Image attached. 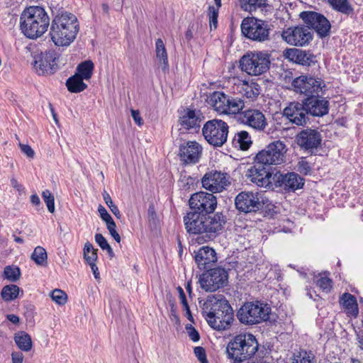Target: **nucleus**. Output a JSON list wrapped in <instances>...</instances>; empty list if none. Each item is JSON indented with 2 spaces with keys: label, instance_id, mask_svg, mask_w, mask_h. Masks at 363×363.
Wrapping results in <instances>:
<instances>
[{
  "label": "nucleus",
  "instance_id": "obj_61",
  "mask_svg": "<svg viewBox=\"0 0 363 363\" xmlns=\"http://www.w3.org/2000/svg\"><path fill=\"white\" fill-rule=\"evenodd\" d=\"M6 318L13 324H18L20 321L18 316L14 314L7 315Z\"/></svg>",
  "mask_w": 363,
  "mask_h": 363
},
{
  "label": "nucleus",
  "instance_id": "obj_4",
  "mask_svg": "<svg viewBox=\"0 0 363 363\" xmlns=\"http://www.w3.org/2000/svg\"><path fill=\"white\" fill-rule=\"evenodd\" d=\"M50 25V18L40 6L27 7L20 17V28L27 38L36 39L43 35Z\"/></svg>",
  "mask_w": 363,
  "mask_h": 363
},
{
  "label": "nucleus",
  "instance_id": "obj_34",
  "mask_svg": "<svg viewBox=\"0 0 363 363\" xmlns=\"http://www.w3.org/2000/svg\"><path fill=\"white\" fill-rule=\"evenodd\" d=\"M330 5L336 11L345 14L351 15L354 9L347 0H328Z\"/></svg>",
  "mask_w": 363,
  "mask_h": 363
},
{
  "label": "nucleus",
  "instance_id": "obj_18",
  "mask_svg": "<svg viewBox=\"0 0 363 363\" xmlns=\"http://www.w3.org/2000/svg\"><path fill=\"white\" fill-rule=\"evenodd\" d=\"M230 177L227 173L211 171L204 174L201 179L202 186L213 193L221 192L230 185Z\"/></svg>",
  "mask_w": 363,
  "mask_h": 363
},
{
  "label": "nucleus",
  "instance_id": "obj_37",
  "mask_svg": "<svg viewBox=\"0 0 363 363\" xmlns=\"http://www.w3.org/2000/svg\"><path fill=\"white\" fill-rule=\"evenodd\" d=\"M340 303L350 313L357 312V303L355 297L349 294L345 293L340 298Z\"/></svg>",
  "mask_w": 363,
  "mask_h": 363
},
{
  "label": "nucleus",
  "instance_id": "obj_40",
  "mask_svg": "<svg viewBox=\"0 0 363 363\" xmlns=\"http://www.w3.org/2000/svg\"><path fill=\"white\" fill-rule=\"evenodd\" d=\"M4 277L11 282H16L21 277L20 269L15 266H6L4 270Z\"/></svg>",
  "mask_w": 363,
  "mask_h": 363
},
{
  "label": "nucleus",
  "instance_id": "obj_27",
  "mask_svg": "<svg viewBox=\"0 0 363 363\" xmlns=\"http://www.w3.org/2000/svg\"><path fill=\"white\" fill-rule=\"evenodd\" d=\"M203 117L200 112L186 108L184 110L182 115L179 118V123L185 130H197Z\"/></svg>",
  "mask_w": 363,
  "mask_h": 363
},
{
  "label": "nucleus",
  "instance_id": "obj_58",
  "mask_svg": "<svg viewBox=\"0 0 363 363\" xmlns=\"http://www.w3.org/2000/svg\"><path fill=\"white\" fill-rule=\"evenodd\" d=\"M91 269V271L94 274V278L96 279H99L100 278V274H99V269L96 264V262H94V263H90V264H88Z\"/></svg>",
  "mask_w": 363,
  "mask_h": 363
},
{
  "label": "nucleus",
  "instance_id": "obj_23",
  "mask_svg": "<svg viewBox=\"0 0 363 363\" xmlns=\"http://www.w3.org/2000/svg\"><path fill=\"white\" fill-rule=\"evenodd\" d=\"M273 181L277 186L282 187L289 191L301 189L304 184V179L295 172H289L285 174L277 172L274 174Z\"/></svg>",
  "mask_w": 363,
  "mask_h": 363
},
{
  "label": "nucleus",
  "instance_id": "obj_60",
  "mask_svg": "<svg viewBox=\"0 0 363 363\" xmlns=\"http://www.w3.org/2000/svg\"><path fill=\"white\" fill-rule=\"evenodd\" d=\"M177 291L179 292V298L181 301V303L186 302L187 300H186V295H185V293H184L183 289L181 286H178Z\"/></svg>",
  "mask_w": 363,
  "mask_h": 363
},
{
  "label": "nucleus",
  "instance_id": "obj_7",
  "mask_svg": "<svg viewBox=\"0 0 363 363\" xmlns=\"http://www.w3.org/2000/svg\"><path fill=\"white\" fill-rule=\"evenodd\" d=\"M271 55L266 51L247 52L240 60L242 71L249 75L259 76L269 69Z\"/></svg>",
  "mask_w": 363,
  "mask_h": 363
},
{
  "label": "nucleus",
  "instance_id": "obj_59",
  "mask_svg": "<svg viewBox=\"0 0 363 363\" xmlns=\"http://www.w3.org/2000/svg\"><path fill=\"white\" fill-rule=\"evenodd\" d=\"M245 4H247L250 6H261L262 5L263 0H242Z\"/></svg>",
  "mask_w": 363,
  "mask_h": 363
},
{
  "label": "nucleus",
  "instance_id": "obj_28",
  "mask_svg": "<svg viewBox=\"0 0 363 363\" xmlns=\"http://www.w3.org/2000/svg\"><path fill=\"white\" fill-rule=\"evenodd\" d=\"M287 57L301 65L310 66L312 63H315V56L310 52L292 48L287 50Z\"/></svg>",
  "mask_w": 363,
  "mask_h": 363
},
{
  "label": "nucleus",
  "instance_id": "obj_12",
  "mask_svg": "<svg viewBox=\"0 0 363 363\" xmlns=\"http://www.w3.org/2000/svg\"><path fill=\"white\" fill-rule=\"evenodd\" d=\"M269 25L255 18H245L241 23L242 33L247 38L257 42L269 40Z\"/></svg>",
  "mask_w": 363,
  "mask_h": 363
},
{
  "label": "nucleus",
  "instance_id": "obj_24",
  "mask_svg": "<svg viewBox=\"0 0 363 363\" xmlns=\"http://www.w3.org/2000/svg\"><path fill=\"white\" fill-rule=\"evenodd\" d=\"M202 152L201 146L196 141H188L179 146L178 155L185 164H196L199 162Z\"/></svg>",
  "mask_w": 363,
  "mask_h": 363
},
{
  "label": "nucleus",
  "instance_id": "obj_33",
  "mask_svg": "<svg viewBox=\"0 0 363 363\" xmlns=\"http://www.w3.org/2000/svg\"><path fill=\"white\" fill-rule=\"evenodd\" d=\"M94 67L92 61L86 60L77 65L75 74L84 79L89 80L92 76Z\"/></svg>",
  "mask_w": 363,
  "mask_h": 363
},
{
  "label": "nucleus",
  "instance_id": "obj_64",
  "mask_svg": "<svg viewBox=\"0 0 363 363\" xmlns=\"http://www.w3.org/2000/svg\"><path fill=\"white\" fill-rule=\"evenodd\" d=\"M30 202L34 206H38L40 203V198L38 197V196L37 194H33L30 196Z\"/></svg>",
  "mask_w": 363,
  "mask_h": 363
},
{
  "label": "nucleus",
  "instance_id": "obj_52",
  "mask_svg": "<svg viewBox=\"0 0 363 363\" xmlns=\"http://www.w3.org/2000/svg\"><path fill=\"white\" fill-rule=\"evenodd\" d=\"M186 328L188 330L189 336L191 340L194 342H197L200 338L198 331L191 325H186Z\"/></svg>",
  "mask_w": 363,
  "mask_h": 363
},
{
  "label": "nucleus",
  "instance_id": "obj_20",
  "mask_svg": "<svg viewBox=\"0 0 363 363\" xmlns=\"http://www.w3.org/2000/svg\"><path fill=\"white\" fill-rule=\"evenodd\" d=\"M57 55L54 50L41 52L35 57L33 67L38 74H52L58 69Z\"/></svg>",
  "mask_w": 363,
  "mask_h": 363
},
{
  "label": "nucleus",
  "instance_id": "obj_62",
  "mask_svg": "<svg viewBox=\"0 0 363 363\" xmlns=\"http://www.w3.org/2000/svg\"><path fill=\"white\" fill-rule=\"evenodd\" d=\"M109 208H110L111 211L113 213V215L117 218H121V212H120L119 209L118 208L117 206H116L114 204L113 206H111Z\"/></svg>",
  "mask_w": 363,
  "mask_h": 363
},
{
  "label": "nucleus",
  "instance_id": "obj_50",
  "mask_svg": "<svg viewBox=\"0 0 363 363\" xmlns=\"http://www.w3.org/2000/svg\"><path fill=\"white\" fill-rule=\"evenodd\" d=\"M106 227H107V229L109 231L111 235L113 238V239L117 242L119 243L121 242V237L116 230V223L114 222V220L109 223L108 224H107Z\"/></svg>",
  "mask_w": 363,
  "mask_h": 363
},
{
  "label": "nucleus",
  "instance_id": "obj_63",
  "mask_svg": "<svg viewBox=\"0 0 363 363\" xmlns=\"http://www.w3.org/2000/svg\"><path fill=\"white\" fill-rule=\"evenodd\" d=\"M11 185L18 191H21L22 189V185L19 184L15 178H12L11 179Z\"/></svg>",
  "mask_w": 363,
  "mask_h": 363
},
{
  "label": "nucleus",
  "instance_id": "obj_13",
  "mask_svg": "<svg viewBox=\"0 0 363 363\" xmlns=\"http://www.w3.org/2000/svg\"><path fill=\"white\" fill-rule=\"evenodd\" d=\"M206 271L199 279L201 287L206 291H215L227 285L228 273L224 268H210Z\"/></svg>",
  "mask_w": 363,
  "mask_h": 363
},
{
  "label": "nucleus",
  "instance_id": "obj_49",
  "mask_svg": "<svg viewBox=\"0 0 363 363\" xmlns=\"http://www.w3.org/2000/svg\"><path fill=\"white\" fill-rule=\"evenodd\" d=\"M98 211L100 214L101 219L106 222V225L113 221V219L112 218L111 215L108 213L106 209L102 205L99 206Z\"/></svg>",
  "mask_w": 363,
  "mask_h": 363
},
{
  "label": "nucleus",
  "instance_id": "obj_30",
  "mask_svg": "<svg viewBox=\"0 0 363 363\" xmlns=\"http://www.w3.org/2000/svg\"><path fill=\"white\" fill-rule=\"evenodd\" d=\"M84 79L74 74L67 79L66 86L72 93H79L87 88V85L83 82Z\"/></svg>",
  "mask_w": 363,
  "mask_h": 363
},
{
  "label": "nucleus",
  "instance_id": "obj_29",
  "mask_svg": "<svg viewBox=\"0 0 363 363\" xmlns=\"http://www.w3.org/2000/svg\"><path fill=\"white\" fill-rule=\"evenodd\" d=\"M239 91L246 98L255 100L260 94L261 86L253 80L250 82L243 81L240 84V89Z\"/></svg>",
  "mask_w": 363,
  "mask_h": 363
},
{
  "label": "nucleus",
  "instance_id": "obj_3",
  "mask_svg": "<svg viewBox=\"0 0 363 363\" xmlns=\"http://www.w3.org/2000/svg\"><path fill=\"white\" fill-rule=\"evenodd\" d=\"M79 24L75 15L62 11L53 18L50 35L57 46H67L72 43L79 32Z\"/></svg>",
  "mask_w": 363,
  "mask_h": 363
},
{
  "label": "nucleus",
  "instance_id": "obj_9",
  "mask_svg": "<svg viewBox=\"0 0 363 363\" xmlns=\"http://www.w3.org/2000/svg\"><path fill=\"white\" fill-rule=\"evenodd\" d=\"M286 151L287 148L284 142L275 140L259 151L255 157V161H258V163L271 169L273 165H279L284 162Z\"/></svg>",
  "mask_w": 363,
  "mask_h": 363
},
{
  "label": "nucleus",
  "instance_id": "obj_1",
  "mask_svg": "<svg viewBox=\"0 0 363 363\" xmlns=\"http://www.w3.org/2000/svg\"><path fill=\"white\" fill-rule=\"evenodd\" d=\"M191 211L184 217L186 232L203 235L209 240L220 235L227 222L222 212L214 213L217 198L213 194L199 191L192 194L189 200Z\"/></svg>",
  "mask_w": 363,
  "mask_h": 363
},
{
  "label": "nucleus",
  "instance_id": "obj_41",
  "mask_svg": "<svg viewBox=\"0 0 363 363\" xmlns=\"http://www.w3.org/2000/svg\"><path fill=\"white\" fill-rule=\"evenodd\" d=\"M315 356L311 351L302 350L296 357L293 363H315Z\"/></svg>",
  "mask_w": 363,
  "mask_h": 363
},
{
  "label": "nucleus",
  "instance_id": "obj_46",
  "mask_svg": "<svg viewBox=\"0 0 363 363\" xmlns=\"http://www.w3.org/2000/svg\"><path fill=\"white\" fill-rule=\"evenodd\" d=\"M332 280L328 277H320L317 281V285L325 292L328 293L332 289Z\"/></svg>",
  "mask_w": 363,
  "mask_h": 363
},
{
  "label": "nucleus",
  "instance_id": "obj_6",
  "mask_svg": "<svg viewBox=\"0 0 363 363\" xmlns=\"http://www.w3.org/2000/svg\"><path fill=\"white\" fill-rule=\"evenodd\" d=\"M271 313L270 306L259 301L245 303L238 311L237 318L245 325H253L267 321Z\"/></svg>",
  "mask_w": 363,
  "mask_h": 363
},
{
  "label": "nucleus",
  "instance_id": "obj_47",
  "mask_svg": "<svg viewBox=\"0 0 363 363\" xmlns=\"http://www.w3.org/2000/svg\"><path fill=\"white\" fill-rule=\"evenodd\" d=\"M297 170L300 173L307 175L311 173V167L305 158H301V160L298 162Z\"/></svg>",
  "mask_w": 363,
  "mask_h": 363
},
{
  "label": "nucleus",
  "instance_id": "obj_32",
  "mask_svg": "<svg viewBox=\"0 0 363 363\" xmlns=\"http://www.w3.org/2000/svg\"><path fill=\"white\" fill-rule=\"evenodd\" d=\"M21 291L20 288L16 284L4 286L1 291V297L6 302H10L16 299Z\"/></svg>",
  "mask_w": 363,
  "mask_h": 363
},
{
  "label": "nucleus",
  "instance_id": "obj_56",
  "mask_svg": "<svg viewBox=\"0 0 363 363\" xmlns=\"http://www.w3.org/2000/svg\"><path fill=\"white\" fill-rule=\"evenodd\" d=\"M170 318L172 321H174L176 323H179V318L177 314V309L174 304H172L171 306Z\"/></svg>",
  "mask_w": 363,
  "mask_h": 363
},
{
  "label": "nucleus",
  "instance_id": "obj_51",
  "mask_svg": "<svg viewBox=\"0 0 363 363\" xmlns=\"http://www.w3.org/2000/svg\"><path fill=\"white\" fill-rule=\"evenodd\" d=\"M21 150L29 158H33L35 156V152L28 145L19 143Z\"/></svg>",
  "mask_w": 363,
  "mask_h": 363
},
{
  "label": "nucleus",
  "instance_id": "obj_42",
  "mask_svg": "<svg viewBox=\"0 0 363 363\" xmlns=\"http://www.w3.org/2000/svg\"><path fill=\"white\" fill-rule=\"evenodd\" d=\"M50 296L52 300L60 306L65 305L67 300V294L61 289H54Z\"/></svg>",
  "mask_w": 363,
  "mask_h": 363
},
{
  "label": "nucleus",
  "instance_id": "obj_38",
  "mask_svg": "<svg viewBox=\"0 0 363 363\" xmlns=\"http://www.w3.org/2000/svg\"><path fill=\"white\" fill-rule=\"evenodd\" d=\"M98 249H94L92 244L86 242L84 247V259L87 264L96 262L98 259Z\"/></svg>",
  "mask_w": 363,
  "mask_h": 363
},
{
  "label": "nucleus",
  "instance_id": "obj_14",
  "mask_svg": "<svg viewBox=\"0 0 363 363\" xmlns=\"http://www.w3.org/2000/svg\"><path fill=\"white\" fill-rule=\"evenodd\" d=\"M299 16L309 30L313 29L320 38L329 35L331 25L323 14L315 11H306L301 12Z\"/></svg>",
  "mask_w": 363,
  "mask_h": 363
},
{
  "label": "nucleus",
  "instance_id": "obj_2",
  "mask_svg": "<svg viewBox=\"0 0 363 363\" xmlns=\"http://www.w3.org/2000/svg\"><path fill=\"white\" fill-rule=\"evenodd\" d=\"M202 313L208 325L217 330L230 328L233 320V311L225 298L209 296L202 306Z\"/></svg>",
  "mask_w": 363,
  "mask_h": 363
},
{
  "label": "nucleus",
  "instance_id": "obj_16",
  "mask_svg": "<svg viewBox=\"0 0 363 363\" xmlns=\"http://www.w3.org/2000/svg\"><path fill=\"white\" fill-rule=\"evenodd\" d=\"M321 142L322 135L315 129H303L296 136V143L298 147L311 155L320 146Z\"/></svg>",
  "mask_w": 363,
  "mask_h": 363
},
{
  "label": "nucleus",
  "instance_id": "obj_35",
  "mask_svg": "<svg viewBox=\"0 0 363 363\" xmlns=\"http://www.w3.org/2000/svg\"><path fill=\"white\" fill-rule=\"evenodd\" d=\"M156 45V56L159 59L161 64L163 65L162 69L166 70L168 68V59L167 54L164 44L162 39L158 38L155 43Z\"/></svg>",
  "mask_w": 363,
  "mask_h": 363
},
{
  "label": "nucleus",
  "instance_id": "obj_45",
  "mask_svg": "<svg viewBox=\"0 0 363 363\" xmlns=\"http://www.w3.org/2000/svg\"><path fill=\"white\" fill-rule=\"evenodd\" d=\"M42 196L45 203L47 205L48 210L50 213H54L55 211V198L54 196L51 194L49 190L43 191L42 193Z\"/></svg>",
  "mask_w": 363,
  "mask_h": 363
},
{
  "label": "nucleus",
  "instance_id": "obj_10",
  "mask_svg": "<svg viewBox=\"0 0 363 363\" xmlns=\"http://www.w3.org/2000/svg\"><path fill=\"white\" fill-rule=\"evenodd\" d=\"M227 123L220 119H212L205 123L202 128L204 139L214 147H221L227 141Z\"/></svg>",
  "mask_w": 363,
  "mask_h": 363
},
{
  "label": "nucleus",
  "instance_id": "obj_26",
  "mask_svg": "<svg viewBox=\"0 0 363 363\" xmlns=\"http://www.w3.org/2000/svg\"><path fill=\"white\" fill-rule=\"evenodd\" d=\"M195 261L201 270H208L217 261L216 251L208 246L201 247L195 255Z\"/></svg>",
  "mask_w": 363,
  "mask_h": 363
},
{
  "label": "nucleus",
  "instance_id": "obj_57",
  "mask_svg": "<svg viewBox=\"0 0 363 363\" xmlns=\"http://www.w3.org/2000/svg\"><path fill=\"white\" fill-rule=\"evenodd\" d=\"M103 199L106 203V204L110 208L111 206H113L114 203L111 199V196L108 194V193L104 190L102 193Z\"/></svg>",
  "mask_w": 363,
  "mask_h": 363
},
{
  "label": "nucleus",
  "instance_id": "obj_39",
  "mask_svg": "<svg viewBox=\"0 0 363 363\" xmlns=\"http://www.w3.org/2000/svg\"><path fill=\"white\" fill-rule=\"evenodd\" d=\"M31 258L38 265L44 266L47 263V252L43 247L38 246L32 253Z\"/></svg>",
  "mask_w": 363,
  "mask_h": 363
},
{
  "label": "nucleus",
  "instance_id": "obj_5",
  "mask_svg": "<svg viewBox=\"0 0 363 363\" xmlns=\"http://www.w3.org/2000/svg\"><path fill=\"white\" fill-rule=\"evenodd\" d=\"M258 346V342L252 334L238 335L227 345L228 357L232 363H242L255 355Z\"/></svg>",
  "mask_w": 363,
  "mask_h": 363
},
{
  "label": "nucleus",
  "instance_id": "obj_17",
  "mask_svg": "<svg viewBox=\"0 0 363 363\" xmlns=\"http://www.w3.org/2000/svg\"><path fill=\"white\" fill-rule=\"evenodd\" d=\"M269 168L258 161L254 160V165L248 169L246 176L258 186L264 188L272 187L273 176Z\"/></svg>",
  "mask_w": 363,
  "mask_h": 363
},
{
  "label": "nucleus",
  "instance_id": "obj_19",
  "mask_svg": "<svg viewBox=\"0 0 363 363\" xmlns=\"http://www.w3.org/2000/svg\"><path fill=\"white\" fill-rule=\"evenodd\" d=\"M282 37L289 45L303 47L311 43L313 33L306 26H301L288 28Z\"/></svg>",
  "mask_w": 363,
  "mask_h": 363
},
{
  "label": "nucleus",
  "instance_id": "obj_11",
  "mask_svg": "<svg viewBox=\"0 0 363 363\" xmlns=\"http://www.w3.org/2000/svg\"><path fill=\"white\" fill-rule=\"evenodd\" d=\"M291 85L296 93L303 94L306 97L323 94L326 86L321 78H314L306 75H301L295 78Z\"/></svg>",
  "mask_w": 363,
  "mask_h": 363
},
{
  "label": "nucleus",
  "instance_id": "obj_25",
  "mask_svg": "<svg viewBox=\"0 0 363 363\" xmlns=\"http://www.w3.org/2000/svg\"><path fill=\"white\" fill-rule=\"evenodd\" d=\"M238 114V120L255 130H264L267 125L264 115L259 110L248 109Z\"/></svg>",
  "mask_w": 363,
  "mask_h": 363
},
{
  "label": "nucleus",
  "instance_id": "obj_53",
  "mask_svg": "<svg viewBox=\"0 0 363 363\" xmlns=\"http://www.w3.org/2000/svg\"><path fill=\"white\" fill-rule=\"evenodd\" d=\"M131 116L135 121V123L141 126L143 125V120L140 116V113L138 110H131Z\"/></svg>",
  "mask_w": 363,
  "mask_h": 363
},
{
  "label": "nucleus",
  "instance_id": "obj_44",
  "mask_svg": "<svg viewBox=\"0 0 363 363\" xmlns=\"http://www.w3.org/2000/svg\"><path fill=\"white\" fill-rule=\"evenodd\" d=\"M95 241L100 246L102 250H106L108 254L111 256H113V251L111 247L108 243L106 239L101 233H96L95 235Z\"/></svg>",
  "mask_w": 363,
  "mask_h": 363
},
{
  "label": "nucleus",
  "instance_id": "obj_21",
  "mask_svg": "<svg viewBox=\"0 0 363 363\" xmlns=\"http://www.w3.org/2000/svg\"><path fill=\"white\" fill-rule=\"evenodd\" d=\"M283 114L290 122L296 125H305L308 121V114L303 101L291 102L283 111Z\"/></svg>",
  "mask_w": 363,
  "mask_h": 363
},
{
  "label": "nucleus",
  "instance_id": "obj_54",
  "mask_svg": "<svg viewBox=\"0 0 363 363\" xmlns=\"http://www.w3.org/2000/svg\"><path fill=\"white\" fill-rule=\"evenodd\" d=\"M147 216L150 221L155 223L157 220V213L153 204H150L147 210Z\"/></svg>",
  "mask_w": 363,
  "mask_h": 363
},
{
  "label": "nucleus",
  "instance_id": "obj_48",
  "mask_svg": "<svg viewBox=\"0 0 363 363\" xmlns=\"http://www.w3.org/2000/svg\"><path fill=\"white\" fill-rule=\"evenodd\" d=\"M194 354L201 363H208L203 347L199 346L196 347L194 348Z\"/></svg>",
  "mask_w": 363,
  "mask_h": 363
},
{
  "label": "nucleus",
  "instance_id": "obj_43",
  "mask_svg": "<svg viewBox=\"0 0 363 363\" xmlns=\"http://www.w3.org/2000/svg\"><path fill=\"white\" fill-rule=\"evenodd\" d=\"M218 8L214 6H209L208 9V16L209 18L210 28L216 29L218 26Z\"/></svg>",
  "mask_w": 363,
  "mask_h": 363
},
{
  "label": "nucleus",
  "instance_id": "obj_36",
  "mask_svg": "<svg viewBox=\"0 0 363 363\" xmlns=\"http://www.w3.org/2000/svg\"><path fill=\"white\" fill-rule=\"evenodd\" d=\"M233 142L238 143L242 150H248L252 143L251 137L245 130L237 133L233 138Z\"/></svg>",
  "mask_w": 363,
  "mask_h": 363
},
{
  "label": "nucleus",
  "instance_id": "obj_55",
  "mask_svg": "<svg viewBox=\"0 0 363 363\" xmlns=\"http://www.w3.org/2000/svg\"><path fill=\"white\" fill-rule=\"evenodd\" d=\"M24 356L20 352H13L11 353L12 363H23Z\"/></svg>",
  "mask_w": 363,
  "mask_h": 363
},
{
  "label": "nucleus",
  "instance_id": "obj_8",
  "mask_svg": "<svg viewBox=\"0 0 363 363\" xmlns=\"http://www.w3.org/2000/svg\"><path fill=\"white\" fill-rule=\"evenodd\" d=\"M207 101L220 114H238L245 106L242 99L228 96L222 91H214L208 96Z\"/></svg>",
  "mask_w": 363,
  "mask_h": 363
},
{
  "label": "nucleus",
  "instance_id": "obj_15",
  "mask_svg": "<svg viewBox=\"0 0 363 363\" xmlns=\"http://www.w3.org/2000/svg\"><path fill=\"white\" fill-rule=\"evenodd\" d=\"M235 205L239 211L247 213L262 209L264 201L262 196L257 192L242 191L236 196Z\"/></svg>",
  "mask_w": 363,
  "mask_h": 363
},
{
  "label": "nucleus",
  "instance_id": "obj_22",
  "mask_svg": "<svg viewBox=\"0 0 363 363\" xmlns=\"http://www.w3.org/2000/svg\"><path fill=\"white\" fill-rule=\"evenodd\" d=\"M308 114L315 117H322L329 112L330 103L326 98L319 95L306 97L303 100Z\"/></svg>",
  "mask_w": 363,
  "mask_h": 363
},
{
  "label": "nucleus",
  "instance_id": "obj_31",
  "mask_svg": "<svg viewBox=\"0 0 363 363\" xmlns=\"http://www.w3.org/2000/svg\"><path fill=\"white\" fill-rule=\"evenodd\" d=\"M14 341L19 349L28 352L31 350L33 344L30 336L26 332L21 331L14 336Z\"/></svg>",
  "mask_w": 363,
  "mask_h": 363
}]
</instances>
